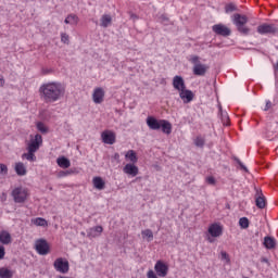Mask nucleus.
Here are the masks:
<instances>
[{"label":"nucleus","mask_w":278,"mask_h":278,"mask_svg":"<svg viewBox=\"0 0 278 278\" xmlns=\"http://www.w3.org/2000/svg\"><path fill=\"white\" fill-rule=\"evenodd\" d=\"M261 262H263V263H265V264H268V258H262V261Z\"/></svg>","instance_id":"nucleus-46"},{"label":"nucleus","mask_w":278,"mask_h":278,"mask_svg":"<svg viewBox=\"0 0 278 278\" xmlns=\"http://www.w3.org/2000/svg\"><path fill=\"white\" fill-rule=\"evenodd\" d=\"M92 101L98 105L103 103V101H105V90H103L101 87L94 88L92 93Z\"/></svg>","instance_id":"nucleus-11"},{"label":"nucleus","mask_w":278,"mask_h":278,"mask_svg":"<svg viewBox=\"0 0 278 278\" xmlns=\"http://www.w3.org/2000/svg\"><path fill=\"white\" fill-rule=\"evenodd\" d=\"M205 181L208 184V186H216V178H214V176H207Z\"/></svg>","instance_id":"nucleus-36"},{"label":"nucleus","mask_w":278,"mask_h":278,"mask_svg":"<svg viewBox=\"0 0 278 278\" xmlns=\"http://www.w3.org/2000/svg\"><path fill=\"white\" fill-rule=\"evenodd\" d=\"M222 260H223V262H225V264H229L230 260H229V255L227 254V252H222Z\"/></svg>","instance_id":"nucleus-39"},{"label":"nucleus","mask_w":278,"mask_h":278,"mask_svg":"<svg viewBox=\"0 0 278 278\" xmlns=\"http://www.w3.org/2000/svg\"><path fill=\"white\" fill-rule=\"evenodd\" d=\"M270 108H273V102L270 100H267L265 108L263 110H264V112H268V110H270Z\"/></svg>","instance_id":"nucleus-40"},{"label":"nucleus","mask_w":278,"mask_h":278,"mask_svg":"<svg viewBox=\"0 0 278 278\" xmlns=\"http://www.w3.org/2000/svg\"><path fill=\"white\" fill-rule=\"evenodd\" d=\"M27 189L17 187L12 191V197L15 203H25L27 201Z\"/></svg>","instance_id":"nucleus-7"},{"label":"nucleus","mask_w":278,"mask_h":278,"mask_svg":"<svg viewBox=\"0 0 278 278\" xmlns=\"http://www.w3.org/2000/svg\"><path fill=\"white\" fill-rule=\"evenodd\" d=\"M256 31L261 36H266L268 34H270L271 36H275V34L278 33V27L275 24L263 23L257 26Z\"/></svg>","instance_id":"nucleus-6"},{"label":"nucleus","mask_w":278,"mask_h":278,"mask_svg":"<svg viewBox=\"0 0 278 278\" xmlns=\"http://www.w3.org/2000/svg\"><path fill=\"white\" fill-rule=\"evenodd\" d=\"M194 144H195V147L203 148V147H205V139L203 137L199 136L194 139Z\"/></svg>","instance_id":"nucleus-32"},{"label":"nucleus","mask_w":278,"mask_h":278,"mask_svg":"<svg viewBox=\"0 0 278 278\" xmlns=\"http://www.w3.org/2000/svg\"><path fill=\"white\" fill-rule=\"evenodd\" d=\"M173 87L175 88V90H178V92H181V90H185L186 81L184 80V77H181V76H174V78H173Z\"/></svg>","instance_id":"nucleus-15"},{"label":"nucleus","mask_w":278,"mask_h":278,"mask_svg":"<svg viewBox=\"0 0 278 278\" xmlns=\"http://www.w3.org/2000/svg\"><path fill=\"white\" fill-rule=\"evenodd\" d=\"M92 184L96 190H105V180H103V178L96 176L92 179Z\"/></svg>","instance_id":"nucleus-20"},{"label":"nucleus","mask_w":278,"mask_h":278,"mask_svg":"<svg viewBox=\"0 0 278 278\" xmlns=\"http://www.w3.org/2000/svg\"><path fill=\"white\" fill-rule=\"evenodd\" d=\"M141 236L142 238H147L148 242H151L153 240V231H151V229H146L141 231Z\"/></svg>","instance_id":"nucleus-30"},{"label":"nucleus","mask_w":278,"mask_h":278,"mask_svg":"<svg viewBox=\"0 0 278 278\" xmlns=\"http://www.w3.org/2000/svg\"><path fill=\"white\" fill-rule=\"evenodd\" d=\"M35 249L39 255H49V243L45 239L37 240Z\"/></svg>","instance_id":"nucleus-8"},{"label":"nucleus","mask_w":278,"mask_h":278,"mask_svg":"<svg viewBox=\"0 0 278 278\" xmlns=\"http://www.w3.org/2000/svg\"><path fill=\"white\" fill-rule=\"evenodd\" d=\"M154 270L159 277H166V275H168V265L164 264L162 261H159L154 266Z\"/></svg>","instance_id":"nucleus-13"},{"label":"nucleus","mask_w":278,"mask_h":278,"mask_svg":"<svg viewBox=\"0 0 278 278\" xmlns=\"http://www.w3.org/2000/svg\"><path fill=\"white\" fill-rule=\"evenodd\" d=\"M239 225L242 229H249V218L247 217H241L239 219Z\"/></svg>","instance_id":"nucleus-33"},{"label":"nucleus","mask_w":278,"mask_h":278,"mask_svg":"<svg viewBox=\"0 0 278 278\" xmlns=\"http://www.w3.org/2000/svg\"><path fill=\"white\" fill-rule=\"evenodd\" d=\"M55 270L58 273H62V275H66L68 273V261H65L64 258L60 257L54 261L53 264Z\"/></svg>","instance_id":"nucleus-10"},{"label":"nucleus","mask_w":278,"mask_h":278,"mask_svg":"<svg viewBox=\"0 0 278 278\" xmlns=\"http://www.w3.org/2000/svg\"><path fill=\"white\" fill-rule=\"evenodd\" d=\"M15 173H17V175H25L27 173V168L25 167V164L21 162L16 163Z\"/></svg>","instance_id":"nucleus-27"},{"label":"nucleus","mask_w":278,"mask_h":278,"mask_svg":"<svg viewBox=\"0 0 278 278\" xmlns=\"http://www.w3.org/2000/svg\"><path fill=\"white\" fill-rule=\"evenodd\" d=\"M65 25H77V23H79V17L75 14H70L65 21H64Z\"/></svg>","instance_id":"nucleus-25"},{"label":"nucleus","mask_w":278,"mask_h":278,"mask_svg":"<svg viewBox=\"0 0 278 278\" xmlns=\"http://www.w3.org/2000/svg\"><path fill=\"white\" fill-rule=\"evenodd\" d=\"M214 34L227 38L231 34V28L225 26V24H215L212 27Z\"/></svg>","instance_id":"nucleus-9"},{"label":"nucleus","mask_w":278,"mask_h":278,"mask_svg":"<svg viewBox=\"0 0 278 278\" xmlns=\"http://www.w3.org/2000/svg\"><path fill=\"white\" fill-rule=\"evenodd\" d=\"M0 173L2 175H8V165L0 163Z\"/></svg>","instance_id":"nucleus-38"},{"label":"nucleus","mask_w":278,"mask_h":278,"mask_svg":"<svg viewBox=\"0 0 278 278\" xmlns=\"http://www.w3.org/2000/svg\"><path fill=\"white\" fill-rule=\"evenodd\" d=\"M148 278H157V275L155 274V271H153V269H150L147 274Z\"/></svg>","instance_id":"nucleus-42"},{"label":"nucleus","mask_w":278,"mask_h":278,"mask_svg":"<svg viewBox=\"0 0 278 278\" xmlns=\"http://www.w3.org/2000/svg\"><path fill=\"white\" fill-rule=\"evenodd\" d=\"M208 242H214V239H212V237H208Z\"/></svg>","instance_id":"nucleus-47"},{"label":"nucleus","mask_w":278,"mask_h":278,"mask_svg":"<svg viewBox=\"0 0 278 278\" xmlns=\"http://www.w3.org/2000/svg\"><path fill=\"white\" fill-rule=\"evenodd\" d=\"M191 64H193V75L198 77H203L210 71V66L206 64H202L199 55H191L190 60Z\"/></svg>","instance_id":"nucleus-5"},{"label":"nucleus","mask_w":278,"mask_h":278,"mask_svg":"<svg viewBox=\"0 0 278 278\" xmlns=\"http://www.w3.org/2000/svg\"><path fill=\"white\" fill-rule=\"evenodd\" d=\"M124 173H126V175H138V166H136L135 163L126 164Z\"/></svg>","instance_id":"nucleus-21"},{"label":"nucleus","mask_w":278,"mask_h":278,"mask_svg":"<svg viewBox=\"0 0 278 278\" xmlns=\"http://www.w3.org/2000/svg\"><path fill=\"white\" fill-rule=\"evenodd\" d=\"M0 199H1L2 202L8 201V193L3 192V193L1 194V197H0Z\"/></svg>","instance_id":"nucleus-43"},{"label":"nucleus","mask_w":278,"mask_h":278,"mask_svg":"<svg viewBox=\"0 0 278 278\" xmlns=\"http://www.w3.org/2000/svg\"><path fill=\"white\" fill-rule=\"evenodd\" d=\"M236 10H238V8H237L236 4H233V3L227 4V5L225 7V12H226V14H229V13H231V12H236Z\"/></svg>","instance_id":"nucleus-35"},{"label":"nucleus","mask_w":278,"mask_h":278,"mask_svg":"<svg viewBox=\"0 0 278 278\" xmlns=\"http://www.w3.org/2000/svg\"><path fill=\"white\" fill-rule=\"evenodd\" d=\"M149 129L153 131H157V129H162L163 134H173V124L166 119H157L153 116H148L146 121Z\"/></svg>","instance_id":"nucleus-3"},{"label":"nucleus","mask_w":278,"mask_h":278,"mask_svg":"<svg viewBox=\"0 0 278 278\" xmlns=\"http://www.w3.org/2000/svg\"><path fill=\"white\" fill-rule=\"evenodd\" d=\"M235 162L238 164V168L243 173H249V168L245 167L244 163L240 161V159L235 157Z\"/></svg>","instance_id":"nucleus-31"},{"label":"nucleus","mask_w":278,"mask_h":278,"mask_svg":"<svg viewBox=\"0 0 278 278\" xmlns=\"http://www.w3.org/2000/svg\"><path fill=\"white\" fill-rule=\"evenodd\" d=\"M179 97L184 103H190L194 99V93L190 89H182L179 91Z\"/></svg>","instance_id":"nucleus-14"},{"label":"nucleus","mask_w":278,"mask_h":278,"mask_svg":"<svg viewBox=\"0 0 278 278\" xmlns=\"http://www.w3.org/2000/svg\"><path fill=\"white\" fill-rule=\"evenodd\" d=\"M37 129H38V131H40L41 134H47V131H49V128H47V126H46L45 123H42V122H38V123H37Z\"/></svg>","instance_id":"nucleus-34"},{"label":"nucleus","mask_w":278,"mask_h":278,"mask_svg":"<svg viewBox=\"0 0 278 278\" xmlns=\"http://www.w3.org/2000/svg\"><path fill=\"white\" fill-rule=\"evenodd\" d=\"M101 138L104 144H114L116 142V132L112 130H104L101 134Z\"/></svg>","instance_id":"nucleus-12"},{"label":"nucleus","mask_w":278,"mask_h":278,"mask_svg":"<svg viewBox=\"0 0 278 278\" xmlns=\"http://www.w3.org/2000/svg\"><path fill=\"white\" fill-rule=\"evenodd\" d=\"M0 243L4 245L12 244V235L7 230L0 231Z\"/></svg>","instance_id":"nucleus-19"},{"label":"nucleus","mask_w":278,"mask_h":278,"mask_svg":"<svg viewBox=\"0 0 278 278\" xmlns=\"http://www.w3.org/2000/svg\"><path fill=\"white\" fill-rule=\"evenodd\" d=\"M13 275L14 274L12 273V270H10L5 267L0 268V278H12Z\"/></svg>","instance_id":"nucleus-29"},{"label":"nucleus","mask_w":278,"mask_h":278,"mask_svg":"<svg viewBox=\"0 0 278 278\" xmlns=\"http://www.w3.org/2000/svg\"><path fill=\"white\" fill-rule=\"evenodd\" d=\"M110 25H112V15L110 14L102 15L100 18V26L108 28L110 27Z\"/></svg>","instance_id":"nucleus-22"},{"label":"nucleus","mask_w":278,"mask_h":278,"mask_svg":"<svg viewBox=\"0 0 278 278\" xmlns=\"http://www.w3.org/2000/svg\"><path fill=\"white\" fill-rule=\"evenodd\" d=\"M0 86H5V79H3V76H0Z\"/></svg>","instance_id":"nucleus-45"},{"label":"nucleus","mask_w":278,"mask_h":278,"mask_svg":"<svg viewBox=\"0 0 278 278\" xmlns=\"http://www.w3.org/2000/svg\"><path fill=\"white\" fill-rule=\"evenodd\" d=\"M125 160L131 162V164H136L138 162V154L134 150H128L125 154Z\"/></svg>","instance_id":"nucleus-23"},{"label":"nucleus","mask_w":278,"mask_h":278,"mask_svg":"<svg viewBox=\"0 0 278 278\" xmlns=\"http://www.w3.org/2000/svg\"><path fill=\"white\" fill-rule=\"evenodd\" d=\"M223 121H224V125H229V116L228 115H225Z\"/></svg>","instance_id":"nucleus-44"},{"label":"nucleus","mask_w":278,"mask_h":278,"mask_svg":"<svg viewBox=\"0 0 278 278\" xmlns=\"http://www.w3.org/2000/svg\"><path fill=\"white\" fill-rule=\"evenodd\" d=\"M255 203L256 207L260 210H264L266 207V199L264 198V194H262L261 190H256Z\"/></svg>","instance_id":"nucleus-16"},{"label":"nucleus","mask_w":278,"mask_h":278,"mask_svg":"<svg viewBox=\"0 0 278 278\" xmlns=\"http://www.w3.org/2000/svg\"><path fill=\"white\" fill-rule=\"evenodd\" d=\"M61 42H63L64 45H68V42H70V37H68L67 34H65V33H62V34H61Z\"/></svg>","instance_id":"nucleus-37"},{"label":"nucleus","mask_w":278,"mask_h":278,"mask_svg":"<svg viewBox=\"0 0 278 278\" xmlns=\"http://www.w3.org/2000/svg\"><path fill=\"white\" fill-rule=\"evenodd\" d=\"M264 247H266L267 249H275V247H277V241L273 237H265Z\"/></svg>","instance_id":"nucleus-24"},{"label":"nucleus","mask_w":278,"mask_h":278,"mask_svg":"<svg viewBox=\"0 0 278 278\" xmlns=\"http://www.w3.org/2000/svg\"><path fill=\"white\" fill-rule=\"evenodd\" d=\"M66 94V87L60 81L43 83L39 87V97L43 103H55Z\"/></svg>","instance_id":"nucleus-1"},{"label":"nucleus","mask_w":278,"mask_h":278,"mask_svg":"<svg viewBox=\"0 0 278 278\" xmlns=\"http://www.w3.org/2000/svg\"><path fill=\"white\" fill-rule=\"evenodd\" d=\"M208 233L212 238H218L223 233V228L218 224H213L208 227Z\"/></svg>","instance_id":"nucleus-17"},{"label":"nucleus","mask_w":278,"mask_h":278,"mask_svg":"<svg viewBox=\"0 0 278 278\" xmlns=\"http://www.w3.org/2000/svg\"><path fill=\"white\" fill-rule=\"evenodd\" d=\"M101 233H103V227L101 226H96L87 230L88 238H99Z\"/></svg>","instance_id":"nucleus-18"},{"label":"nucleus","mask_w":278,"mask_h":278,"mask_svg":"<svg viewBox=\"0 0 278 278\" xmlns=\"http://www.w3.org/2000/svg\"><path fill=\"white\" fill-rule=\"evenodd\" d=\"M56 164L60 166V168H68L71 166V161L62 156L56 160Z\"/></svg>","instance_id":"nucleus-26"},{"label":"nucleus","mask_w":278,"mask_h":278,"mask_svg":"<svg viewBox=\"0 0 278 278\" xmlns=\"http://www.w3.org/2000/svg\"><path fill=\"white\" fill-rule=\"evenodd\" d=\"M5 257V248L3 245H0V260H3Z\"/></svg>","instance_id":"nucleus-41"},{"label":"nucleus","mask_w":278,"mask_h":278,"mask_svg":"<svg viewBox=\"0 0 278 278\" xmlns=\"http://www.w3.org/2000/svg\"><path fill=\"white\" fill-rule=\"evenodd\" d=\"M41 144L42 136L40 134L30 136L29 141L26 142L27 152L22 155L23 160H27V162H36V153L40 150Z\"/></svg>","instance_id":"nucleus-2"},{"label":"nucleus","mask_w":278,"mask_h":278,"mask_svg":"<svg viewBox=\"0 0 278 278\" xmlns=\"http://www.w3.org/2000/svg\"><path fill=\"white\" fill-rule=\"evenodd\" d=\"M33 225H36V227H47V219L42 217H37L31 219Z\"/></svg>","instance_id":"nucleus-28"},{"label":"nucleus","mask_w":278,"mask_h":278,"mask_svg":"<svg viewBox=\"0 0 278 278\" xmlns=\"http://www.w3.org/2000/svg\"><path fill=\"white\" fill-rule=\"evenodd\" d=\"M232 23L236 25L238 31L243 34V36H249V34H251V29L245 26V24L249 23V17H247V15H242L240 13L233 14Z\"/></svg>","instance_id":"nucleus-4"}]
</instances>
